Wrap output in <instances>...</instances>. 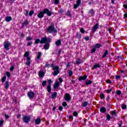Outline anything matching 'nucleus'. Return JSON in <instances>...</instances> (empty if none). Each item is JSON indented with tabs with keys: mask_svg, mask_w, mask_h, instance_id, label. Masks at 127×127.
<instances>
[{
	"mask_svg": "<svg viewBox=\"0 0 127 127\" xmlns=\"http://www.w3.org/2000/svg\"><path fill=\"white\" fill-rule=\"evenodd\" d=\"M46 13L48 15V16H51L52 12L47 8H45L43 10V11H40L37 15V16L39 18H43L44 17V14Z\"/></svg>",
	"mask_w": 127,
	"mask_h": 127,
	"instance_id": "obj_1",
	"label": "nucleus"
},
{
	"mask_svg": "<svg viewBox=\"0 0 127 127\" xmlns=\"http://www.w3.org/2000/svg\"><path fill=\"white\" fill-rule=\"evenodd\" d=\"M48 41L50 42V39L47 38V37H45L42 38L41 41L39 39H37L35 40V43L36 44H37L40 42L41 44H42L43 43H46L48 42Z\"/></svg>",
	"mask_w": 127,
	"mask_h": 127,
	"instance_id": "obj_2",
	"label": "nucleus"
},
{
	"mask_svg": "<svg viewBox=\"0 0 127 127\" xmlns=\"http://www.w3.org/2000/svg\"><path fill=\"white\" fill-rule=\"evenodd\" d=\"M51 67L53 68L54 70V75L56 76L59 74V67L58 66H54V64H52L51 65Z\"/></svg>",
	"mask_w": 127,
	"mask_h": 127,
	"instance_id": "obj_3",
	"label": "nucleus"
},
{
	"mask_svg": "<svg viewBox=\"0 0 127 127\" xmlns=\"http://www.w3.org/2000/svg\"><path fill=\"white\" fill-rule=\"evenodd\" d=\"M22 120L24 123L27 124L29 123V121H30V116L25 115L23 117Z\"/></svg>",
	"mask_w": 127,
	"mask_h": 127,
	"instance_id": "obj_4",
	"label": "nucleus"
},
{
	"mask_svg": "<svg viewBox=\"0 0 127 127\" xmlns=\"http://www.w3.org/2000/svg\"><path fill=\"white\" fill-rule=\"evenodd\" d=\"M48 31L51 33V32H56V30L54 28V26L52 25L48 28Z\"/></svg>",
	"mask_w": 127,
	"mask_h": 127,
	"instance_id": "obj_5",
	"label": "nucleus"
},
{
	"mask_svg": "<svg viewBox=\"0 0 127 127\" xmlns=\"http://www.w3.org/2000/svg\"><path fill=\"white\" fill-rule=\"evenodd\" d=\"M64 99L65 101H66V102H69V101L71 100V96H70L69 93H66L64 97Z\"/></svg>",
	"mask_w": 127,
	"mask_h": 127,
	"instance_id": "obj_6",
	"label": "nucleus"
},
{
	"mask_svg": "<svg viewBox=\"0 0 127 127\" xmlns=\"http://www.w3.org/2000/svg\"><path fill=\"white\" fill-rule=\"evenodd\" d=\"M35 95V94L34 93V92L32 91H30L27 94L28 97H29V99H33V98H34Z\"/></svg>",
	"mask_w": 127,
	"mask_h": 127,
	"instance_id": "obj_7",
	"label": "nucleus"
},
{
	"mask_svg": "<svg viewBox=\"0 0 127 127\" xmlns=\"http://www.w3.org/2000/svg\"><path fill=\"white\" fill-rule=\"evenodd\" d=\"M9 46H10V43L8 42H5L4 43V47L6 50H8L9 49Z\"/></svg>",
	"mask_w": 127,
	"mask_h": 127,
	"instance_id": "obj_8",
	"label": "nucleus"
},
{
	"mask_svg": "<svg viewBox=\"0 0 127 127\" xmlns=\"http://www.w3.org/2000/svg\"><path fill=\"white\" fill-rule=\"evenodd\" d=\"M49 42H51V40H50V41H48L47 43H45V45L44 46V49H45L46 50H48V49H49Z\"/></svg>",
	"mask_w": 127,
	"mask_h": 127,
	"instance_id": "obj_9",
	"label": "nucleus"
},
{
	"mask_svg": "<svg viewBox=\"0 0 127 127\" xmlns=\"http://www.w3.org/2000/svg\"><path fill=\"white\" fill-rule=\"evenodd\" d=\"M81 4V0H77L76 1V4H75L74 5V8H77L78 7V6H80V4Z\"/></svg>",
	"mask_w": 127,
	"mask_h": 127,
	"instance_id": "obj_10",
	"label": "nucleus"
},
{
	"mask_svg": "<svg viewBox=\"0 0 127 127\" xmlns=\"http://www.w3.org/2000/svg\"><path fill=\"white\" fill-rule=\"evenodd\" d=\"M89 16H93L95 14V11L93 9H91L88 12Z\"/></svg>",
	"mask_w": 127,
	"mask_h": 127,
	"instance_id": "obj_11",
	"label": "nucleus"
},
{
	"mask_svg": "<svg viewBox=\"0 0 127 127\" xmlns=\"http://www.w3.org/2000/svg\"><path fill=\"white\" fill-rule=\"evenodd\" d=\"M87 79V75H85L83 76H80L79 77L78 80L79 81H82L83 80V81H85Z\"/></svg>",
	"mask_w": 127,
	"mask_h": 127,
	"instance_id": "obj_12",
	"label": "nucleus"
},
{
	"mask_svg": "<svg viewBox=\"0 0 127 127\" xmlns=\"http://www.w3.org/2000/svg\"><path fill=\"white\" fill-rule=\"evenodd\" d=\"M98 27H99V24L96 23L95 25L93 27V28L92 29V31L95 32L96 30L98 29Z\"/></svg>",
	"mask_w": 127,
	"mask_h": 127,
	"instance_id": "obj_13",
	"label": "nucleus"
},
{
	"mask_svg": "<svg viewBox=\"0 0 127 127\" xmlns=\"http://www.w3.org/2000/svg\"><path fill=\"white\" fill-rule=\"evenodd\" d=\"M9 87V82L8 81H6L4 84V88L5 89H8Z\"/></svg>",
	"mask_w": 127,
	"mask_h": 127,
	"instance_id": "obj_14",
	"label": "nucleus"
},
{
	"mask_svg": "<svg viewBox=\"0 0 127 127\" xmlns=\"http://www.w3.org/2000/svg\"><path fill=\"white\" fill-rule=\"evenodd\" d=\"M44 72H43V71H40L39 72V76L41 77V78H43V77H44Z\"/></svg>",
	"mask_w": 127,
	"mask_h": 127,
	"instance_id": "obj_15",
	"label": "nucleus"
},
{
	"mask_svg": "<svg viewBox=\"0 0 127 127\" xmlns=\"http://www.w3.org/2000/svg\"><path fill=\"white\" fill-rule=\"evenodd\" d=\"M40 123H41V119L37 118L35 120V124H36V125H39V124H40Z\"/></svg>",
	"mask_w": 127,
	"mask_h": 127,
	"instance_id": "obj_16",
	"label": "nucleus"
},
{
	"mask_svg": "<svg viewBox=\"0 0 127 127\" xmlns=\"http://www.w3.org/2000/svg\"><path fill=\"white\" fill-rule=\"evenodd\" d=\"M59 86H60V82H56V83H55V86H54V89H57V88H58V87H59Z\"/></svg>",
	"mask_w": 127,
	"mask_h": 127,
	"instance_id": "obj_17",
	"label": "nucleus"
},
{
	"mask_svg": "<svg viewBox=\"0 0 127 127\" xmlns=\"http://www.w3.org/2000/svg\"><path fill=\"white\" fill-rule=\"evenodd\" d=\"M100 112L101 113H106V112H107V109H106L105 107H103L100 109Z\"/></svg>",
	"mask_w": 127,
	"mask_h": 127,
	"instance_id": "obj_18",
	"label": "nucleus"
},
{
	"mask_svg": "<svg viewBox=\"0 0 127 127\" xmlns=\"http://www.w3.org/2000/svg\"><path fill=\"white\" fill-rule=\"evenodd\" d=\"M93 83V81L92 80H86L85 82V85H91Z\"/></svg>",
	"mask_w": 127,
	"mask_h": 127,
	"instance_id": "obj_19",
	"label": "nucleus"
},
{
	"mask_svg": "<svg viewBox=\"0 0 127 127\" xmlns=\"http://www.w3.org/2000/svg\"><path fill=\"white\" fill-rule=\"evenodd\" d=\"M12 18L10 16H7L5 18V20L7 22H9V21H11Z\"/></svg>",
	"mask_w": 127,
	"mask_h": 127,
	"instance_id": "obj_20",
	"label": "nucleus"
},
{
	"mask_svg": "<svg viewBox=\"0 0 127 127\" xmlns=\"http://www.w3.org/2000/svg\"><path fill=\"white\" fill-rule=\"evenodd\" d=\"M101 67V65L100 64H95L92 69H97V68H100Z\"/></svg>",
	"mask_w": 127,
	"mask_h": 127,
	"instance_id": "obj_21",
	"label": "nucleus"
},
{
	"mask_svg": "<svg viewBox=\"0 0 127 127\" xmlns=\"http://www.w3.org/2000/svg\"><path fill=\"white\" fill-rule=\"evenodd\" d=\"M55 44L57 46H59V45H61V40H59L57 41L55 43Z\"/></svg>",
	"mask_w": 127,
	"mask_h": 127,
	"instance_id": "obj_22",
	"label": "nucleus"
},
{
	"mask_svg": "<svg viewBox=\"0 0 127 127\" xmlns=\"http://www.w3.org/2000/svg\"><path fill=\"white\" fill-rule=\"evenodd\" d=\"M111 115L112 116H115V117H117V110H113L111 112Z\"/></svg>",
	"mask_w": 127,
	"mask_h": 127,
	"instance_id": "obj_23",
	"label": "nucleus"
},
{
	"mask_svg": "<svg viewBox=\"0 0 127 127\" xmlns=\"http://www.w3.org/2000/svg\"><path fill=\"white\" fill-rule=\"evenodd\" d=\"M51 85H48L47 86V90L49 93H51Z\"/></svg>",
	"mask_w": 127,
	"mask_h": 127,
	"instance_id": "obj_24",
	"label": "nucleus"
},
{
	"mask_svg": "<svg viewBox=\"0 0 127 127\" xmlns=\"http://www.w3.org/2000/svg\"><path fill=\"white\" fill-rule=\"evenodd\" d=\"M57 96V92H54L52 95V99H55V98H56Z\"/></svg>",
	"mask_w": 127,
	"mask_h": 127,
	"instance_id": "obj_25",
	"label": "nucleus"
},
{
	"mask_svg": "<svg viewBox=\"0 0 127 127\" xmlns=\"http://www.w3.org/2000/svg\"><path fill=\"white\" fill-rule=\"evenodd\" d=\"M108 53H109V52L108 51H106L102 56V58H106V57H107V55H108Z\"/></svg>",
	"mask_w": 127,
	"mask_h": 127,
	"instance_id": "obj_26",
	"label": "nucleus"
},
{
	"mask_svg": "<svg viewBox=\"0 0 127 127\" xmlns=\"http://www.w3.org/2000/svg\"><path fill=\"white\" fill-rule=\"evenodd\" d=\"M6 75L7 77H8V78L10 79V77H11V74H10V72H9L8 71L6 72Z\"/></svg>",
	"mask_w": 127,
	"mask_h": 127,
	"instance_id": "obj_27",
	"label": "nucleus"
},
{
	"mask_svg": "<svg viewBox=\"0 0 127 127\" xmlns=\"http://www.w3.org/2000/svg\"><path fill=\"white\" fill-rule=\"evenodd\" d=\"M30 63H31V61L30 60V58L28 57L27 58V62H26V64H30Z\"/></svg>",
	"mask_w": 127,
	"mask_h": 127,
	"instance_id": "obj_28",
	"label": "nucleus"
},
{
	"mask_svg": "<svg viewBox=\"0 0 127 127\" xmlns=\"http://www.w3.org/2000/svg\"><path fill=\"white\" fill-rule=\"evenodd\" d=\"M87 105H89V103L87 101H85V102L84 103H82V105H81L82 107H86Z\"/></svg>",
	"mask_w": 127,
	"mask_h": 127,
	"instance_id": "obj_29",
	"label": "nucleus"
},
{
	"mask_svg": "<svg viewBox=\"0 0 127 127\" xmlns=\"http://www.w3.org/2000/svg\"><path fill=\"white\" fill-rule=\"evenodd\" d=\"M42 55V54L41 53V52H39L38 54V56H37V59H40L41 56Z\"/></svg>",
	"mask_w": 127,
	"mask_h": 127,
	"instance_id": "obj_30",
	"label": "nucleus"
},
{
	"mask_svg": "<svg viewBox=\"0 0 127 127\" xmlns=\"http://www.w3.org/2000/svg\"><path fill=\"white\" fill-rule=\"evenodd\" d=\"M47 84V81H46V80L43 81L42 83V86H43V87H45V85H46Z\"/></svg>",
	"mask_w": 127,
	"mask_h": 127,
	"instance_id": "obj_31",
	"label": "nucleus"
},
{
	"mask_svg": "<svg viewBox=\"0 0 127 127\" xmlns=\"http://www.w3.org/2000/svg\"><path fill=\"white\" fill-rule=\"evenodd\" d=\"M29 56V52H26L25 54L24 55V57H29L28 56Z\"/></svg>",
	"mask_w": 127,
	"mask_h": 127,
	"instance_id": "obj_32",
	"label": "nucleus"
},
{
	"mask_svg": "<svg viewBox=\"0 0 127 127\" xmlns=\"http://www.w3.org/2000/svg\"><path fill=\"white\" fill-rule=\"evenodd\" d=\"M34 13V10H31L29 13V16H32V14H33Z\"/></svg>",
	"mask_w": 127,
	"mask_h": 127,
	"instance_id": "obj_33",
	"label": "nucleus"
},
{
	"mask_svg": "<svg viewBox=\"0 0 127 127\" xmlns=\"http://www.w3.org/2000/svg\"><path fill=\"white\" fill-rule=\"evenodd\" d=\"M5 80H6V76H4L1 78V81L2 82H5Z\"/></svg>",
	"mask_w": 127,
	"mask_h": 127,
	"instance_id": "obj_34",
	"label": "nucleus"
},
{
	"mask_svg": "<svg viewBox=\"0 0 127 127\" xmlns=\"http://www.w3.org/2000/svg\"><path fill=\"white\" fill-rule=\"evenodd\" d=\"M107 119L108 120V121L111 120V115H110V114H108L107 115Z\"/></svg>",
	"mask_w": 127,
	"mask_h": 127,
	"instance_id": "obj_35",
	"label": "nucleus"
},
{
	"mask_svg": "<svg viewBox=\"0 0 127 127\" xmlns=\"http://www.w3.org/2000/svg\"><path fill=\"white\" fill-rule=\"evenodd\" d=\"M68 75L70 77L73 75V71L72 70H69L68 72Z\"/></svg>",
	"mask_w": 127,
	"mask_h": 127,
	"instance_id": "obj_36",
	"label": "nucleus"
},
{
	"mask_svg": "<svg viewBox=\"0 0 127 127\" xmlns=\"http://www.w3.org/2000/svg\"><path fill=\"white\" fill-rule=\"evenodd\" d=\"M101 44H97L96 45H95V48H100V47H101Z\"/></svg>",
	"mask_w": 127,
	"mask_h": 127,
	"instance_id": "obj_37",
	"label": "nucleus"
},
{
	"mask_svg": "<svg viewBox=\"0 0 127 127\" xmlns=\"http://www.w3.org/2000/svg\"><path fill=\"white\" fill-rule=\"evenodd\" d=\"M122 109H123V110H126V109H127V105H126L125 104H123L122 105Z\"/></svg>",
	"mask_w": 127,
	"mask_h": 127,
	"instance_id": "obj_38",
	"label": "nucleus"
},
{
	"mask_svg": "<svg viewBox=\"0 0 127 127\" xmlns=\"http://www.w3.org/2000/svg\"><path fill=\"white\" fill-rule=\"evenodd\" d=\"M105 98V95H104V93L100 94V99H104Z\"/></svg>",
	"mask_w": 127,
	"mask_h": 127,
	"instance_id": "obj_39",
	"label": "nucleus"
},
{
	"mask_svg": "<svg viewBox=\"0 0 127 127\" xmlns=\"http://www.w3.org/2000/svg\"><path fill=\"white\" fill-rule=\"evenodd\" d=\"M117 95H118V96H120V95H121V94H122V91H121V90H117Z\"/></svg>",
	"mask_w": 127,
	"mask_h": 127,
	"instance_id": "obj_40",
	"label": "nucleus"
},
{
	"mask_svg": "<svg viewBox=\"0 0 127 127\" xmlns=\"http://www.w3.org/2000/svg\"><path fill=\"white\" fill-rule=\"evenodd\" d=\"M3 123H4V121H3V119H1V120H0V127H2V125L3 124Z\"/></svg>",
	"mask_w": 127,
	"mask_h": 127,
	"instance_id": "obj_41",
	"label": "nucleus"
},
{
	"mask_svg": "<svg viewBox=\"0 0 127 127\" xmlns=\"http://www.w3.org/2000/svg\"><path fill=\"white\" fill-rule=\"evenodd\" d=\"M48 85H50L51 86H52L51 85V83H52V80H51V79H49L48 81Z\"/></svg>",
	"mask_w": 127,
	"mask_h": 127,
	"instance_id": "obj_42",
	"label": "nucleus"
},
{
	"mask_svg": "<svg viewBox=\"0 0 127 127\" xmlns=\"http://www.w3.org/2000/svg\"><path fill=\"white\" fill-rule=\"evenodd\" d=\"M73 115L74 116V117H77L78 115V113H77V112H74Z\"/></svg>",
	"mask_w": 127,
	"mask_h": 127,
	"instance_id": "obj_43",
	"label": "nucleus"
},
{
	"mask_svg": "<svg viewBox=\"0 0 127 127\" xmlns=\"http://www.w3.org/2000/svg\"><path fill=\"white\" fill-rule=\"evenodd\" d=\"M112 91H113V89L110 88V89H108L107 90V93H111Z\"/></svg>",
	"mask_w": 127,
	"mask_h": 127,
	"instance_id": "obj_44",
	"label": "nucleus"
},
{
	"mask_svg": "<svg viewBox=\"0 0 127 127\" xmlns=\"http://www.w3.org/2000/svg\"><path fill=\"white\" fill-rule=\"evenodd\" d=\"M14 69V66H12L10 68V71H13Z\"/></svg>",
	"mask_w": 127,
	"mask_h": 127,
	"instance_id": "obj_45",
	"label": "nucleus"
},
{
	"mask_svg": "<svg viewBox=\"0 0 127 127\" xmlns=\"http://www.w3.org/2000/svg\"><path fill=\"white\" fill-rule=\"evenodd\" d=\"M107 83L108 84H112V81L110 79H107L106 80Z\"/></svg>",
	"mask_w": 127,
	"mask_h": 127,
	"instance_id": "obj_46",
	"label": "nucleus"
},
{
	"mask_svg": "<svg viewBox=\"0 0 127 127\" xmlns=\"http://www.w3.org/2000/svg\"><path fill=\"white\" fill-rule=\"evenodd\" d=\"M63 107H66V106H67V103H66V102H63Z\"/></svg>",
	"mask_w": 127,
	"mask_h": 127,
	"instance_id": "obj_47",
	"label": "nucleus"
},
{
	"mask_svg": "<svg viewBox=\"0 0 127 127\" xmlns=\"http://www.w3.org/2000/svg\"><path fill=\"white\" fill-rule=\"evenodd\" d=\"M80 32L81 33H84L85 32V30L83 28H80Z\"/></svg>",
	"mask_w": 127,
	"mask_h": 127,
	"instance_id": "obj_48",
	"label": "nucleus"
},
{
	"mask_svg": "<svg viewBox=\"0 0 127 127\" xmlns=\"http://www.w3.org/2000/svg\"><path fill=\"white\" fill-rule=\"evenodd\" d=\"M32 39V38H31L30 37H28L26 38V40H27L28 41H29V40H31Z\"/></svg>",
	"mask_w": 127,
	"mask_h": 127,
	"instance_id": "obj_49",
	"label": "nucleus"
},
{
	"mask_svg": "<svg viewBox=\"0 0 127 127\" xmlns=\"http://www.w3.org/2000/svg\"><path fill=\"white\" fill-rule=\"evenodd\" d=\"M59 81H60V83H62L63 82V79H62V78L60 77L59 78Z\"/></svg>",
	"mask_w": 127,
	"mask_h": 127,
	"instance_id": "obj_50",
	"label": "nucleus"
},
{
	"mask_svg": "<svg viewBox=\"0 0 127 127\" xmlns=\"http://www.w3.org/2000/svg\"><path fill=\"white\" fill-rule=\"evenodd\" d=\"M121 78V76H120V75H117V76H116V79H117V80H119V79H120Z\"/></svg>",
	"mask_w": 127,
	"mask_h": 127,
	"instance_id": "obj_51",
	"label": "nucleus"
},
{
	"mask_svg": "<svg viewBox=\"0 0 127 127\" xmlns=\"http://www.w3.org/2000/svg\"><path fill=\"white\" fill-rule=\"evenodd\" d=\"M58 3H59V0H55V4H58Z\"/></svg>",
	"mask_w": 127,
	"mask_h": 127,
	"instance_id": "obj_52",
	"label": "nucleus"
},
{
	"mask_svg": "<svg viewBox=\"0 0 127 127\" xmlns=\"http://www.w3.org/2000/svg\"><path fill=\"white\" fill-rule=\"evenodd\" d=\"M95 51H96V48H94L92 49V50H91V53H94Z\"/></svg>",
	"mask_w": 127,
	"mask_h": 127,
	"instance_id": "obj_53",
	"label": "nucleus"
},
{
	"mask_svg": "<svg viewBox=\"0 0 127 127\" xmlns=\"http://www.w3.org/2000/svg\"><path fill=\"white\" fill-rule=\"evenodd\" d=\"M81 63V60L78 59V61H76V64H80Z\"/></svg>",
	"mask_w": 127,
	"mask_h": 127,
	"instance_id": "obj_54",
	"label": "nucleus"
},
{
	"mask_svg": "<svg viewBox=\"0 0 127 127\" xmlns=\"http://www.w3.org/2000/svg\"><path fill=\"white\" fill-rule=\"evenodd\" d=\"M5 119H6V120H7V119H9V116H8V115H7L5 114Z\"/></svg>",
	"mask_w": 127,
	"mask_h": 127,
	"instance_id": "obj_55",
	"label": "nucleus"
},
{
	"mask_svg": "<svg viewBox=\"0 0 127 127\" xmlns=\"http://www.w3.org/2000/svg\"><path fill=\"white\" fill-rule=\"evenodd\" d=\"M32 44V42H28L27 43V46H30V45H31Z\"/></svg>",
	"mask_w": 127,
	"mask_h": 127,
	"instance_id": "obj_56",
	"label": "nucleus"
},
{
	"mask_svg": "<svg viewBox=\"0 0 127 127\" xmlns=\"http://www.w3.org/2000/svg\"><path fill=\"white\" fill-rule=\"evenodd\" d=\"M59 110L60 111H62V110H63V107L60 106V107L59 108Z\"/></svg>",
	"mask_w": 127,
	"mask_h": 127,
	"instance_id": "obj_57",
	"label": "nucleus"
},
{
	"mask_svg": "<svg viewBox=\"0 0 127 127\" xmlns=\"http://www.w3.org/2000/svg\"><path fill=\"white\" fill-rule=\"evenodd\" d=\"M25 16H27L28 15V11L27 10L26 13H25Z\"/></svg>",
	"mask_w": 127,
	"mask_h": 127,
	"instance_id": "obj_58",
	"label": "nucleus"
},
{
	"mask_svg": "<svg viewBox=\"0 0 127 127\" xmlns=\"http://www.w3.org/2000/svg\"><path fill=\"white\" fill-rule=\"evenodd\" d=\"M20 117H21V115H20V114H18L17 115V119H19V118H20Z\"/></svg>",
	"mask_w": 127,
	"mask_h": 127,
	"instance_id": "obj_59",
	"label": "nucleus"
},
{
	"mask_svg": "<svg viewBox=\"0 0 127 127\" xmlns=\"http://www.w3.org/2000/svg\"><path fill=\"white\" fill-rule=\"evenodd\" d=\"M24 24H26V25H27V24H28V21H25V22H24Z\"/></svg>",
	"mask_w": 127,
	"mask_h": 127,
	"instance_id": "obj_60",
	"label": "nucleus"
},
{
	"mask_svg": "<svg viewBox=\"0 0 127 127\" xmlns=\"http://www.w3.org/2000/svg\"><path fill=\"white\" fill-rule=\"evenodd\" d=\"M123 6L125 8H127V4H124Z\"/></svg>",
	"mask_w": 127,
	"mask_h": 127,
	"instance_id": "obj_61",
	"label": "nucleus"
},
{
	"mask_svg": "<svg viewBox=\"0 0 127 127\" xmlns=\"http://www.w3.org/2000/svg\"><path fill=\"white\" fill-rule=\"evenodd\" d=\"M89 37H86L85 38V40H87V41L89 40Z\"/></svg>",
	"mask_w": 127,
	"mask_h": 127,
	"instance_id": "obj_62",
	"label": "nucleus"
},
{
	"mask_svg": "<svg viewBox=\"0 0 127 127\" xmlns=\"http://www.w3.org/2000/svg\"><path fill=\"white\" fill-rule=\"evenodd\" d=\"M45 67H49V64H47L45 65Z\"/></svg>",
	"mask_w": 127,
	"mask_h": 127,
	"instance_id": "obj_63",
	"label": "nucleus"
},
{
	"mask_svg": "<svg viewBox=\"0 0 127 127\" xmlns=\"http://www.w3.org/2000/svg\"><path fill=\"white\" fill-rule=\"evenodd\" d=\"M124 17H127V13L124 14Z\"/></svg>",
	"mask_w": 127,
	"mask_h": 127,
	"instance_id": "obj_64",
	"label": "nucleus"
}]
</instances>
